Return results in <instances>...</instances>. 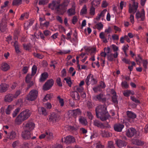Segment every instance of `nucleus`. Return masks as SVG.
Returning a JSON list of instances; mask_svg holds the SVG:
<instances>
[{
    "label": "nucleus",
    "instance_id": "obj_1",
    "mask_svg": "<svg viewBox=\"0 0 148 148\" xmlns=\"http://www.w3.org/2000/svg\"><path fill=\"white\" fill-rule=\"evenodd\" d=\"M60 0L53 1L49 4V7L52 10H55L58 14L63 15L68 6L69 2L67 0H65L61 4H60Z\"/></svg>",
    "mask_w": 148,
    "mask_h": 148
},
{
    "label": "nucleus",
    "instance_id": "obj_2",
    "mask_svg": "<svg viewBox=\"0 0 148 148\" xmlns=\"http://www.w3.org/2000/svg\"><path fill=\"white\" fill-rule=\"evenodd\" d=\"M95 110L97 117L99 118L102 121H105L110 117L106 107L103 105L98 106L96 108Z\"/></svg>",
    "mask_w": 148,
    "mask_h": 148
},
{
    "label": "nucleus",
    "instance_id": "obj_3",
    "mask_svg": "<svg viewBox=\"0 0 148 148\" xmlns=\"http://www.w3.org/2000/svg\"><path fill=\"white\" fill-rule=\"evenodd\" d=\"M30 115V111L28 109L23 111L17 116L15 120L16 124L19 125L27 119Z\"/></svg>",
    "mask_w": 148,
    "mask_h": 148
},
{
    "label": "nucleus",
    "instance_id": "obj_4",
    "mask_svg": "<svg viewBox=\"0 0 148 148\" xmlns=\"http://www.w3.org/2000/svg\"><path fill=\"white\" fill-rule=\"evenodd\" d=\"M38 95V91L35 89L31 90L27 95V99L31 101H33L37 98Z\"/></svg>",
    "mask_w": 148,
    "mask_h": 148
},
{
    "label": "nucleus",
    "instance_id": "obj_5",
    "mask_svg": "<svg viewBox=\"0 0 148 148\" xmlns=\"http://www.w3.org/2000/svg\"><path fill=\"white\" fill-rule=\"evenodd\" d=\"M85 82L86 85L88 86L90 84L92 85L96 84L97 81L96 79L94 78L93 75L90 74L87 76L85 80Z\"/></svg>",
    "mask_w": 148,
    "mask_h": 148
},
{
    "label": "nucleus",
    "instance_id": "obj_6",
    "mask_svg": "<svg viewBox=\"0 0 148 148\" xmlns=\"http://www.w3.org/2000/svg\"><path fill=\"white\" fill-rule=\"evenodd\" d=\"M62 142H64L66 144H69L74 143L76 142L75 138L73 136L69 135L62 138L61 140Z\"/></svg>",
    "mask_w": 148,
    "mask_h": 148
},
{
    "label": "nucleus",
    "instance_id": "obj_7",
    "mask_svg": "<svg viewBox=\"0 0 148 148\" xmlns=\"http://www.w3.org/2000/svg\"><path fill=\"white\" fill-rule=\"evenodd\" d=\"M127 118L126 119V120L130 123L134 122V120L136 118V115L134 112L129 111L126 112Z\"/></svg>",
    "mask_w": 148,
    "mask_h": 148
},
{
    "label": "nucleus",
    "instance_id": "obj_8",
    "mask_svg": "<svg viewBox=\"0 0 148 148\" xmlns=\"http://www.w3.org/2000/svg\"><path fill=\"white\" fill-rule=\"evenodd\" d=\"M93 99L96 101H99L103 103H104L106 101V98L104 95L102 93L95 96L93 97Z\"/></svg>",
    "mask_w": 148,
    "mask_h": 148
},
{
    "label": "nucleus",
    "instance_id": "obj_9",
    "mask_svg": "<svg viewBox=\"0 0 148 148\" xmlns=\"http://www.w3.org/2000/svg\"><path fill=\"white\" fill-rule=\"evenodd\" d=\"M54 81L52 79L48 80L43 86V89L45 90H49L53 86Z\"/></svg>",
    "mask_w": 148,
    "mask_h": 148
},
{
    "label": "nucleus",
    "instance_id": "obj_10",
    "mask_svg": "<svg viewBox=\"0 0 148 148\" xmlns=\"http://www.w3.org/2000/svg\"><path fill=\"white\" fill-rule=\"evenodd\" d=\"M23 125L26 128V130H29L28 131L31 132L35 127V125L32 121H29L26 123H24Z\"/></svg>",
    "mask_w": 148,
    "mask_h": 148
},
{
    "label": "nucleus",
    "instance_id": "obj_11",
    "mask_svg": "<svg viewBox=\"0 0 148 148\" xmlns=\"http://www.w3.org/2000/svg\"><path fill=\"white\" fill-rule=\"evenodd\" d=\"M138 6L137 3L134 1L133 4L131 5V4H129V12L130 13H133L134 14L136 12Z\"/></svg>",
    "mask_w": 148,
    "mask_h": 148
},
{
    "label": "nucleus",
    "instance_id": "obj_12",
    "mask_svg": "<svg viewBox=\"0 0 148 148\" xmlns=\"http://www.w3.org/2000/svg\"><path fill=\"white\" fill-rule=\"evenodd\" d=\"M136 133V130L131 127L127 130L126 132V135L129 137H132Z\"/></svg>",
    "mask_w": 148,
    "mask_h": 148
},
{
    "label": "nucleus",
    "instance_id": "obj_13",
    "mask_svg": "<svg viewBox=\"0 0 148 148\" xmlns=\"http://www.w3.org/2000/svg\"><path fill=\"white\" fill-rule=\"evenodd\" d=\"M118 55V53L117 52H116L114 54L111 53L107 54V56L108 60L110 62L114 61L115 59L117 58Z\"/></svg>",
    "mask_w": 148,
    "mask_h": 148
},
{
    "label": "nucleus",
    "instance_id": "obj_14",
    "mask_svg": "<svg viewBox=\"0 0 148 148\" xmlns=\"http://www.w3.org/2000/svg\"><path fill=\"white\" fill-rule=\"evenodd\" d=\"M32 135L31 132L25 130L23 131L22 133V136L23 138L25 139H28L31 137Z\"/></svg>",
    "mask_w": 148,
    "mask_h": 148
},
{
    "label": "nucleus",
    "instance_id": "obj_15",
    "mask_svg": "<svg viewBox=\"0 0 148 148\" xmlns=\"http://www.w3.org/2000/svg\"><path fill=\"white\" fill-rule=\"evenodd\" d=\"M124 127V126L123 124L120 123L116 124L114 126V130L118 132H121Z\"/></svg>",
    "mask_w": 148,
    "mask_h": 148
},
{
    "label": "nucleus",
    "instance_id": "obj_16",
    "mask_svg": "<svg viewBox=\"0 0 148 148\" xmlns=\"http://www.w3.org/2000/svg\"><path fill=\"white\" fill-rule=\"evenodd\" d=\"M93 121V125L95 126H97V127L101 129L104 128L105 126L104 125L99 121L97 119H95Z\"/></svg>",
    "mask_w": 148,
    "mask_h": 148
},
{
    "label": "nucleus",
    "instance_id": "obj_17",
    "mask_svg": "<svg viewBox=\"0 0 148 148\" xmlns=\"http://www.w3.org/2000/svg\"><path fill=\"white\" fill-rule=\"evenodd\" d=\"M136 18L138 20L143 21L145 18V14L144 13H140L138 12L136 14Z\"/></svg>",
    "mask_w": 148,
    "mask_h": 148
},
{
    "label": "nucleus",
    "instance_id": "obj_18",
    "mask_svg": "<svg viewBox=\"0 0 148 148\" xmlns=\"http://www.w3.org/2000/svg\"><path fill=\"white\" fill-rule=\"evenodd\" d=\"M59 119V116L56 114H52L50 116L49 118V121L53 123L54 122H57L58 121Z\"/></svg>",
    "mask_w": 148,
    "mask_h": 148
},
{
    "label": "nucleus",
    "instance_id": "obj_19",
    "mask_svg": "<svg viewBox=\"0 0 148 148\" xmlns=\"http://www.w3.org/2000/svg\"><path fill=\"white\" fill-rule=\"evenodd\" d=\"M132 142L133 144L139 146H142L144 144V143L143 141L136 139H133L132 140Z\"/></svg>",
    "mask_w": 148,
    "mask_h": 148
},
{
    "label": "nucleus",
    "instance_id": "obj_20",
    "mask_svg": "<svg viewBox=\"0 0 148 148\" xmlns=\"http://www.w3.org/2000/svg\"><path fill=\"white\" fill-rule=\"evenodd\" d=\"M116 143L117 146L120 148L125 146L126 145V143L125 142L120 139H118L116 140Z\"/></svg>",
    "mask_w": 148,
    "mask_h": 148
},
{
    "label": "nucleus",
    "instance_id": "obj_21",
    "mask_svg": "<svg viewBox=\"0 0 148 148\" xmlns=\"http://www.w3.org/2000/svg\"><path fill=\"white\" fill-rule=\"evenodd\" d=\"M71 97L73 99L76 100H78L79 99V96L78 92L74 90L73 91L71 92L70 93Z\"/></svg>",
    "mask_w": 148,
    "mask_h": 148
},
{
    "label": "nucleus",
    "instance_id": "obj_22",
    "mask_svg": "<svg viewBox=\"0 0 148 148\" xmlns=\"http://www.w3.org/2000/svg\"><path fill=\"white\" fill-rule=\"evenodd\" d=\"M9 85L5 83H1L0 85V92H5L9 87Z\"/></svg>",
    "mask_w": 148,
    "mask_h": 148
},
{
    "label": "nucleus",
    "instance_id": "obj_23",
    "mask_svg": "<svg viewBox=\"0 0 148 148\" xmlns=\"http://www.w3.org/2000/svg\"><path fill=\"white\" fill-rule=\"evenodd\" d=\"M142 61L143 63V65L145 68L146 69L147 68V65L148 64V62L146 60H143L141 57L140 56H138V59H136V61L137 62H140V61Z\"/></svg>",
    "mask_w": 148,
    "mask_h": 148
},
{
    "label": "nucleus",
    "instance_id": "obj_24",
    "mask_svg": "<svg viewBox=\"0 0 148 148\" xmlns=\"http://www.w3.org/2000/svg\"><path fill=\"white\" fill-rule=\"evenodd\" d=\"M48 74L47 72L42 73L39 79V81L40 82H44L48 77Z\"/></svg>",
    "mask_w": 148,
    "mask_h": 148
},
{
    "label": "nucleus",
    "instance_id": "obj_25",
    "mask_svg": "<svg viewBox=\"0 0 148 148\" xmlns=\"http://www.w3.org/2000/svg\"><path fill=\"white\" fill-rule=\"evenodd\" d=\"M16 132L12 131L8 134L7 138L10 139H13L16 137Z\"/></svg>",
    "mask_w": 148,
    "mask_h": 148
},
{
    "label": "nucleus",
    "instance_id": "obj_26",
    "mask_svg": "<svg viewBox=\"0 0 148 148\" xmlns=\"http://www.w3.org/2000/svg\"><path fill=\"white\" fill-rule=\"evenodd\" d=\"M107 11L106 9L103 10L100 14H97L96 19L97 20H99L101 17H103Z\"/></svg>",
    "mask_w": 148,
    "mask_h": 148
},
{
    "label": "nucleus",
    "instance_id": "obj_27",
    "mask_svg": "<svg viewBox=\"0 0 148 148\" xmlns=\"http://www.w3.org/2000/svg\"><path fill=\"white\" fill-rule=\"evenodd\" d=\"M38 110L40 114H42L46 116L47 114V110L44 107H41L40 108H39Z\"/></svg>",
    "mask_w": 148,
    "mask_h": 148
},
{
    "label": "nucleus",
    "instance_id": "obj_28",
    "mask_svg": "<svg viewBox=\"0 0 148 148\" xmlns=\"http://www.w3.org/2000/svg\"><path fill=\"white\" fill-rule=\"evenodd\" d=\"M13 98L12 94H8L5 96V101L10 102L13 100Z\"/></svg>",
    "mask_w": 148,
    "mask_h": 148
},
{
    "label": "nucleus",
    "instance_id": "obj_29",
    "mask_svg": "<svg viewBox=\"0 0 148 148\" xmlns=\"http://www.w3.org/2000/svg\"><path fill=\"white\" fill-rule=\"evenodd\" d=\"M79 122L83 125L86 126L87 125V122L86 119L83 116H79Z\"/></svg>",
    "mask_w": 148,
    "mask_h": 148
},
{
    "label": "nucleus",
    "instance_id": "obj_30",
    "mask_svg": "<svg viewBox=\"0 0 148 148\" xmlns=\"http://www.w3.org/2000/svg\"><path fill=\"white\" fill-rule=\"evenodd\" d=\"M9 66L6 63H2L1 66V69L4 71H6L10 69Z\"/></svg>",
    "mask_w": 148,
    "mask_h": 148
},
{
    "label": "nucleus",
    "instance_id": "obj_31",
    "mask_svg": "<svg viewBox=\"0 0 148 148\" xmlns=\"http://www.w3.org/2000/svg\"><path fill=\"white\" fill-rule=\"evenodd\" d=\"M71 114L74 116H76L77 115H79L81 114V112L79 109L73 110L72 111Z\"/></svg>",
    "mask_w": 148,
    "mask_h": 148
},
{
    "label": "nucleus",
    "instance_id": "obj_32",
    "mask_svg": "<svg viewBox=\"0 0 148 148\" xmlns=\"http://www.w3.org/2000/svg\"><path fill=\"white\" fill-rule=\"evenodd\" d=\"M99 36L100 38L102 40V41L103 42L106 43L108 42L104 32H102L100 33L99 35Z\"/></svg>",
    "mask_w": 148,
    "mask_h": 148
},
{
    "label": "nucleus",
    "instance_id": "obj_33",
    "mask_svg": "<svg viewBox=\"0 0 148 148\" xmlns=\"http://www.w3.org/2000/svg\"><path fill=\"white\" fill-rule=\"evenodd\" d=\"M67 13L69 16L75 15L76 13L75 8H71L69 9L67 11Z\"/></svg>",
    "mask_w": 148,
    "mask_h": 148
},
{
    "label": "nucleus",
    "instance_id": "obj_34",
    "mask_svg": "<svg viewBox=\"0 0 148 148\" xmlns=\"http://www.w3.org/2000/svg\"><path fill=\"white\" fill-rule=\"evenodd\" d=\"M14 108V106L12 105H9L8 108L5 110V113L7 114H10L11 112L13 110Z\"/></svg>",
    "mask_w": 148,
    "mask_h": 148
},
{
    "label": "nucleus",
    "instance_id": "obj_35",
    "mask_svg": "<svg viewBox=\"0 0 148 148\" xmlns=\"http://www.w3.org/2000/svg\"><path fill=\"white\" fill-rule=\"evenodd\" d=\"M46 137L48 140H51L53 138V134L49 131H46L45 132Z\"/></svg>",
    "mask_w": 148,
    "mask_h": 148
},
{
    "label": "nucleus",
    "instance_id": "obj_36",
    "mask_svg": "<svg viewBox=\"0 0 148 148\" xmlns=\"http://www.w3.org/2000/svg\"><path fill=\"white\" fill-rule=\"evenodd\" d=\"M101 133L102 136L103 137H109L112 135L111 133L105 130L102 131L101 132Z\"/></svg>",
    "mask_w": 148,
    "mask_h": 148
},
{
    "label": "nucleus",
    "instance_id": "obj_37",
    "mask_svg": "<svg viewBox=\"0 0 148 148\" xmlns=\"http://www.w3.org/2000/svg\"><path fill=\"white\" fill-rule=\"evenodd\" d=\"M6 25L5 23H2L0 24V30L2 32H4L6 29Z\"/></svg>",
    "mask_w": 148,
    "mask_h": 148
},
{
    "label": "nucleus",
    "instance_id": "obj_38",
    "mask_svg": "<svg viewBox=\"0 0 148 148\" xmlns=\"http://www.w3.org/2000/svg\"><path fill=\"white\" fill-rule=\"evenodd\" d=\"M34 75H33L31 73V74H28L25 77V82L27 83L30 82L31 81V79L32 78V77Z\"/></svg>",
    "mask_w": 148,
    "mask_h": 148
},
{
    "label": "nucleus",
    "instance_id": "obj_39",
    "mask_svg": "<svg viewBox=\"0 0 148 148\" xmlns=\"http://www.w3.org/2000/svg\"><path fill=\"white\" fill-rule=\"evenodd\" d=\"M83 88L80 86H75L74 89V90L77 92H83Z\"/></svg>",
    "mask_w": 148,
    "mask_h": 148
},
{
    "label": "nucleus",
    "instance_id": "obj_40",
    "mask_svg": "<svg viewBox=\"0 0 148 148\" xmlns=\"http://www.w3.org/2000/svg\"><path fill=\"white\" fill-rule=\"evenodd\" d=\"M22 3V0H13L12 5H13L18 6Z\"/></svg>",
    "mask_w": 148,
    "mask_h": 148
},
{
    "label": "nucleus",
    "instance_id": "obj_41",
    "mask_svg": "<svg viewBox=\"0 0 148 148\" xmlns=\"http://www.w3.org/2000/svg\"><path fill=\"white\" fill-rule=\"evenodd\" d=\"M33 55L35 57L37 58L40 59H42L44 57L43 55L39 53H33Z\"/></svg>",
    "mask_w": 148,
    "mask_h": 148
},
{
    "label": "nucleus",
    "instance_id": "obj_42",
    "mask_svg": "<svg viewBox=\"0 0 148 148\" xmlns=\"http://www.w3.org/2000/svg\"><path fill=\"white\" fill-rule=\"evenodd\" d=\"M95 27L99 30L102 29L103 27V25L101 23H99L95 25Z\"/></svg>",
    "mask_w": 148,
    "mask_h": 148
},
{
    "label": "nucleus",
    "instance_id": "obj_43",
    "mask_svg": "<svg viewBox=\"0 0 148 148\" xmlns=\"http://www.w3.org/2000/svg\"><path fill=\"white\" fill-rule=\"evenodd\" d=\"M28 14L27 13L23 14L21 15L19 19L21 20H23L24 19L25 17L26 18H28Z\"/></svg>",
    "mask_w": 148,
    "mask_h": 148
},
{
    "label": "nucleus",
    "instance_id": "obj_44",
    "mask_svg": "<svg viewBox=\"0 0 148 148\" xmlns=\"http://www.w3.org/2000/svg\"><path fill=\"white\" fill-rule=\"evenodd\" d=\"M20 110V108H17L15 109L12 113V116L13 117H15L16 116L17 114L19 112Z\"/></svg>",
    "mask_w": 148,
    "mask_h": 148
},
{
    "label": "nucleus",
    "instance_id": "obj_45",
    "mask_svg": "<svg viewBox=\"0 0 148 148\" xmlns=\"http://www.w3.org/2000/svg\"><path fill=\"white\" fill-rule=\"evenodd\" d=\"M37 68L36 66L34 65L32 69V73L33 75H35L36 73Z\"/></svg>",
    "mask_w": 148,
    "mask_h": 148
},
{
    "label": "nucleus",
    "instance_id": "obj_46",
    "mask_svg": "<svg viewBox=\"0 0 148 148\" xmlns=\"http://www.w3.org/2000/svg\"><path fill=\"white\" fill-rule=\"evenodd\" d=\"M52 96V95L51 94H47L44 98L43 101H45L49 99H50Z\"/></svg>",
    "mask_w": 148,
    "mask_h": 148
},
{
    "label": "nucleus",
    "instance_id": "obj_47",
    "mask_svg": "<svg viewBox=\"0 0 148 148\" xmlns=\"http://www.w3.org/2000/svg\"><path fill=\"white\" fill-rule=\"evenodd\" d=\"M112 101L115 104H117L118 103V101L117 100L116 95L112 96Z\"/></svg>",
    "mask_w": 148,
    "mask_h": 148
},
{
    "label": "nucleus",
    "instance_id": "obj_48",
    "mask_svg": "<svg viewBox=\"0 0 148 148\" xmlns=\"http://www.w3.org/2000/svg\"><path fill=\"white\" fill-rule=\"evenodd\" d=\"M23 48L26 50L29 51L30 49V44H23Z\"/></svg>",
    "mask_w": 148,
    "mask_h": 148
},
{
    "label": "nucleus",
    "instance_id": "obj_49",
    "mask_svg": "<svg viewBox=\"0 0 148 148\" xmlns=\"http://www.w3.org/2000/svg\"><path fill=\"white\" fill-rule=\"evenodd\" d=\"M64 80L66 81V83L68 84L69 86L70 87H71L72 82L71 78H65L64 79Z\"/></svg>",
    "mask_w": 148,
    "mask_h": 148
},
{
    "label": "nucleus",
    "instance_id": "obj_50",
    "mask_svg": "<svg viewBox=\"0 0 148 148\" xmlns=\"http://www.w3.org/2000/svg\"><path fill=\"white\" fill-rule=\"evenodd\" d=\"M90 14L91 15H94L95 14V8L92 6L90 9Z\"/></svg>",
    "mask_w": 148,
    "mask_h": 148
},
{
    "label": "nucleus",
    "instance_id": "obj_51",
    "mask_svg": "<svg viewBox=\"0 0 148 148\" xmlns=\"http://www.w3.org/2000/svg\"><path fill=\"white\" fill-rule=\"evenodd\" d=\"M121 86L122 87H124L125 88H127L129 87V85L127 82L125 81L122 82Z\"/></svg>",
    "mask_w": 148,
    "mask_h": 148
},
{
    "label": "nucleus",
    "instance_id": "obj_52",
    "mask_svg": "<svg viewBox=\"0 0 148 148\" xmlns=\"http://www.w3.org/2000/svg\"><path fill=\"white\" fill-rule=\"evenodd\" d=\"M131 91L130 90H127L124 91L123 92V94L124 96L128 97L131 94Z\"/></svg>",
    "mask_w": 148,
    "mask_h": 148
},
{
    "label": "nucleus",
    "instance_id": "obj_53",
    "mask_svg": "<svg viewBox=\"0 0 148 148\" xmlns=\"http://www.w3.org/2000/svg\"><path fill=\"white\" fill-rule=\"evenodd\" d=\"M57 98L59 100V102L60 104V106H63L64 104V102L63 99L61 98L60 96H58Z\"/></svg>",
    "mask_w": 148,
    "mask_h": 148
},
{
    "label": "nucleus",
    "instance_id": "obj_54",
    "mask_svg": "<svg viewBox=\"0 0 148 148\" xmlns=\"http://www.w3.org/2000/svg\"><path fill=\"white\" fill-rule=\"evenodd\" d=\"M56 82L59 86L60 87L62 86V84L61 82V79L60 77H58L57 79Z\"/></svg>",
    "mask_w": 148,
    "mask_h": 148
},
{
    "label": "nucleus",
    "instance_id": "obj_55",
    "mask_svg": "<svg viewBox=\"0 0 148 148\" xmlns=\"http://www.w3.org/2000/svg\"><path fill=\"white\" fill-rule=\"evenodd\" d=\"M108 148H115L113 144V143L111 141H108Z\"/></svg>",
    "mask_w": 148,
    "mask_h": 148
},
{
    "label": "nucleus",
    "instance_id": "obj_56",
    "mask_svg": "<svg viewBox=\"0 0 148 148\" xmlns=\"http://www.w3.org/2000/svg\"><path fill=\"white\" fill-rule=\"evenodd\" d=\"M93 90L95 92H97L98 91H100L101 89L100 86H97L93 88Z\"/></svg>",
    "mask_w": 148,
    "mask_h": 148
},
{
    "label": "nucleus",
    "instance_id": "obj_57",
    "mask_svg": "<svg viewBox=\"0 0 148 148\" xmlns=\"http://www.w3.org/2000/svg\"><path fill=\"white\" fill-rule=\"evenodd\" d=\"M87 12L86 7L85 5H84L82 9L81 10V12L82 14H86Z\"/></svg>",
    "mask_w": 148,
    "mask_h": 148
},
{
    "label": "nucleus",
    "instance_id": "obj_58",
    "mask_svg": "<svg viewBox=\"0 0 148 148\" xmlns=\"http://www.w3.org/2000/svg\"><path fill=\"white\" fill-rule=\"evenodd\" d=\"M61 76L62 77H66V69H64L61 71Z\"/></svg>",
    "mask_w": 148,
    "mask_h": 148
},
{
    "label": "nucleus",
    "instance_id": "obj_59",
    "mask_svg": "<svg viewBox=\"0 0 148 148\" xmlns=\"http://www.w3.org/2000/svg\"><path fill=\"white\" fill-rule=\"evenodd\" d=\"M43 34L45 36H47L50 35L51 32L49 30H46L43 31Z\"/></svg>",
    "mask_w": 148,
    "mask_h": 148
},
{
    "label": "nucleus",
    "instance_id": "obj_60",
    "mask_svg": "<svg viewBox=\"0 0 148 148\" xmlns=\"http://www.w3.org/2000/svg\"><path fill=\"white\" fill-rule=\"evenodd\" d=\"M131 63L132 65L131 66H129L128 67V69L131 71H132L133 68V66H134L136 64L135 62H132Z\"/></svg>",
    "mask_w": 148,
    "mask_h": 148
},
{
    "label": "nucleus",
    "instance_id": "obj_61",
    "mask_svg": "<svg viewBox=\"0 0 148 148\" xmlns=\"http://www.w3.org/2000/svg\"><path fill=\"white\" fill-rule=\"evenodd\" d=\"M21 91L20 90H17L15 93V94L13 95L14 98H16L21 93Z\"/></svg>",
    "mask_w": 148,
    "mask_h": 148
},
{
    "label": "nucleus",
    "instance_id": "obj_62",
    "mask_svg": "<svg viewBox=\"0 0 148 148\" xmlns=\"http://www.w3.org/2000/svg\"><path fill=\"white\" fill-rule=\"evenodd\" d=\"M129 46L127 44L126 45L123 46V50L124 51V53L126 55V50H127Z\"/></svg>",
    "mask_w": 148,
    "mask_h": 148
},
{
    "label": "nucleus",
    "instance_id": "obj_63",
    "mask_svg": "<svg viewBox=\"0 0 148 148\" xmlns=\"http://www.w3.org/2000/svg\"><path fill=\"white\" fill-rule=\"evenodd\" d=\"M87 114L88 118L90 120H92L93 118V116L91 112H90L88 111L87 112Z\"/></svg>",
    "mask_w": 148,
    "mask_h": 148
},
{
    "label": "nucleus",
    "instance_id": "obj_64",
    "mask_svg": "<svg viewBox=\"0 0 148 148\" xmlns=\"http://www.w3.org/2000/svg\"><path fill=\"white\" fill-rule=\"evenodd\" d=\"M47 3V1L45 0H40L39 1L38 4L40 5H45Z\"/></svg>",
    "mask_w": 148,
    "mask_h": 148
}]
</instances>
